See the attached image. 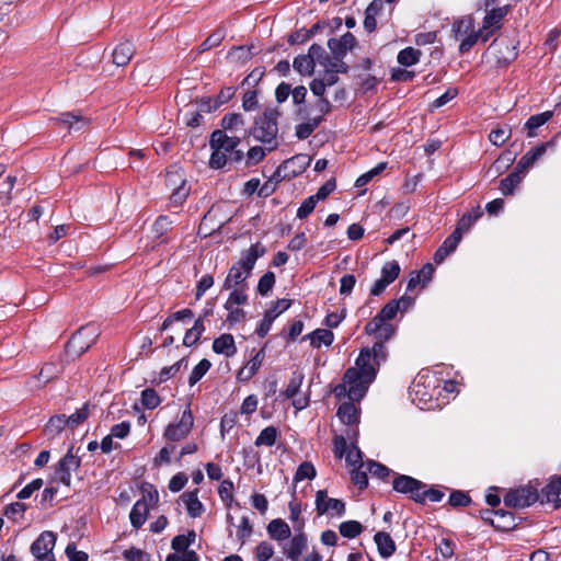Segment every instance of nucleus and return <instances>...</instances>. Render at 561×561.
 I'll list each match as a JSON object with an SVG mask.
<instances>
[{
  "label": "nucleus",
  "mask_w": 561,
  "mask_h": 561,
  "mask_svg": "<svg viewBox=\"0 0 561 561\" xmlns=\"http://www.w3.org/2000/svg\"><path fill=\"white\" fill-rule=\"evenodd\" d=\"M357 408L353 402H345L340 405L337 410L339 419L347 425L354 424L357 422Z\"/></svg>",
  "instance_id": "nucleus-32"
},
{
  "label": "nucleus",
  "mask_w": 561,
  "mask_h": 561,
  "mask_svg": "<svg viewBox=\"0 0 561 561\" xmlns=\"http://www.w3.org/2000/svg\"><path fill=\"white\" fill-rule=\"evenodd\" d=\"M399 310H400V304L397 302L396 299H393V300H390L388 304H386L382 307V309L378 312V314L383 320L389 322L390 320H392L397 316Z\"/></svg>",
  "instance_id": "nucleus-55"
},
{
  "label": "nucleus",
  "mask_w": 561,
  "mask_h": 561,
  "mask_svg": "<svg viewBox=\"0 0 561 561\" xmlns=\"http://www.w3.org/2000/svg\"><path fill=\"white\" fill-rule=\"evenodd\" d=\"M279 115L278 110L266 108L262 115L256 118L250 133L257 141L265 144L273 141L278 134L277 121Z\"/></svg>",
  "instance_id": "nucleus-4"
},
{
  "label": "nucleus",
  "mask_w": 561,
  "mask_h": 561,
  "mask_svg": "<svg viewBox=\"0 0 561 561\" xmlns=\"http://www.w3.org/2000/svg\"><path fill=\"white\" fill-rule=\"evenodd\" d=\"M356 45L355 36L347 32L340 38H330L328 47L334 57H345L347 51L352 50Z\"/></svg>",
  "instance_id": "nucleus-15"
},
{
  "label": "nucleus",
  "mask_w": 561,
  "mask_h": 561,
  "mask_svg": "<svg viewBox=\"0 0 561 561\" xmlns=\"http://www.w3.org/2000/svg\"><path fill=\"white\" fill-rule=\"evenodd\" d=\"M266 531L270 538L276 541H284L290 538L291 535L290 527L280 518L271 520L266 527Z\"/></svg>",
  "instance_id": "nucleus-22"
},
{
  "label": "nucleus",
  "mask_w": 561,
  "mask_h": 561,
  "mask_svg": "<svg viewBox=\"0 0 561 561\" xmlns=\"http://www.w3.org/2000/svg\"><path fill=\"white\" fill-rule=\"evenodd\" d=\"M56 545V535L53 531H43L31 545V553L36 561H56L54 548Z\"/></svg>",
  "instance_id": "nucleus-8"
},
{
  "label": "nucleus",
  "mask_w": 561,
  "mask_h": 561,
  "mask_svg": "<svg viewBox=\"0 0 561 561\" xmlns=\"http://www.w3.org/2000/svg\"><path fill=\"white\" fill-rule=\"evenodd\" d=\"M321 66H323L325 70L336 73H346L348 70L347 65L343 61V57L329 56L324 58V60H321Z\"/></svg>",
  "instance_id": "nucleus-41"
},
{
  "label": "nucleus",
  "mask_w": 561,
  "mask_h": 561,
  "mask_svg": "<svg viewBox=\"0 0 561 561\" xmlns=\"http://www.w3.org/2000/svg\"><path fill=\"white\" fill-rule=\"evenodd\" d=\"M304 375L300 373H294L289 383L285 390V394L287 398H295L299 392V389L302 385Z\"/></svg>",
  "instance_id": "nucleus-54"
},
{
  "label": "nucleus",
  "mask_w": 561,
  "mask_h": 561,
  "mask_svg": "<svg viewBox=\"0 0 561 561\" xmlns=\"http://www.w3.org/2000/svg\"><path fill=\"white\" fill-rule=\"evenodd\" d=\"M396 332L391 323L385 324L378 333L373 334L378 340L371 347L363 348L355 362V366L346 370L343 383L335 388V396L341 398L347 394L350 400L359 401L375 380L377 369L387 358L385 342L390 340Z\"/></svg>",
  "instance_id": "nucleus-1"
},
{
  "label": "nucleus",
  "mask_w": 561,
  "mask_h": 561,
  "mask_svg": "<svg viewBox=\"0 0 561 561\" xmlns=\"http://www.w3.org/2000/svg\"><path fill=\"white\" fill-rule=\"evenodd\" d=\"M290 304L291 302L288 299H278L274 306L265 312V316H270L274 321L279 314L290 307Z\"/></svg>",
  "instance_id": "nucleus-59"
},
{
  "label": "nucleus",
  "mask_w": 561,
  "mask_h": 561,
  "mask_svg": "<svg viewBox=\"0 0 561 561\" xmlns=\"http://www.w3.org/2000/svg\"><path fill=\"white\" fill-rule=\"evenodd\" d=\"M211 367V363L208 359H202L192 370L190 377H188V383L190 386H194L197 383L204 375L209 370Z\"/></svg>",
  "instance_id": "nucleus-45"
},
{
  "label": "nucleus",
  "mask_w": 561,
  "mask_h": 561,
  "mask_svg": "<svg viewBox=\"0 0 561 561\" xmlns=\"http://www.w3.org/2000/svg\"><path fill=\"white\" fill-rule=\"evenodd\" d=\"M257 561H268L274 554L273 546L267 541H261L254 550Z\"/></svg>",
  "instance_id": "nucleus-52"
},
{
  "label": "nucleus",
  "mask_w": 561,
  "mask_h": 561,
  "mask_svg": "<svg viewBox=\"0 0 561 561\" xmlns=\"http://www.w3.org/2000/svg\"><path fill=\"white\" fill-rule=\"evenodd\" d=\"M460 231L454 230L453 233L445 239L440 248L445 249L447 253H453L461 240Z\"/></svg>",
  "instance_id": "nucleus-61"
},
{
  "label": "nucleus",
  "mask_w": 561,
  "mask_h": 561,
  "mask_svg": "<svg viewBox=\"0 0 561 561\" xmlns=\"http://www.w3.org/2000/svg\"><path fill=\"white\" fill-rule=\"evenodd\" d=\"M275 284V275L273 272L265 273L259 280L257 291L265 296L273 288Z\"/></svg>",
  "instance_id": "nucleus-56"
},
{
  "label": "nucleus",
  "mask_w": 561,
  "mask_h": 561,
  "mask_svg": "<svg viewBox=\"0 0 561 561\" xmlns=\"http://www.w3.org/2000/svg\"><path fill=\"white\" fill-rule=\"evenodd\" d=\"M294 69L302 76H310L314 69V62L307 55H299L294 59Z\"/></svg>",
  "instance_id": "nucleus-35"
},
{
  "label": "nucleus",
  "mask_w": 561,
  "mask_h": 561,
  "mask_svg": "<svg viewBox=\"0 0 561 561\" xmlns=\"http://www.w3.org/2000/svg\"><path fill=\"white\" fill-rule=\"evenodd\" d=\"M213 351L217 354L225 355L226 357H231L237 353V346L234 343V339L229 333H224L213 342Z\"/></svg>",
  "instance_id": "nucleus-20"
},
{
  "label": "nucleus",
  "mask_w": 561,
  "mask_h": 561,
  "mask_svg": "<svg viewBox=\"0 0 561 561\" xmlns=\"http://www.w3.org/2000/svg\"><path fill=\"white\" fill-rule=\"evenodd\" d=\"M204 331H205L204 322H203L202 318H198L195 321L194 325L190 330L186 331L184 339H183V344L185 346H192V345L196 344L197 341L201 339Z\"/></svg>",
  "instance_id": "nucleus-33"
},
{
  "label": "nucleus",
  "mask_w": 561,
  "mask_h": 561,
  "mask_svg": "<svg viewBox=\"0 0 561 561\" xmlns=\"http://www.w3.org/2000/svg\"><path fill=\"white\" fill-rule=\"evenodd\" d=\"M244 125L243 116L239 113L227 114L221 119V127L225 130H234Z\"/></svg>",
  "instance_id": "nucleus-49"
},
{
  "label": "nucleus",
  "mask_w": 561,
  "mask_h": 561,
  "mask_svg": "<svg viewBox=\"0 0 561 561\" xmlns=\"http://www.w3.org/2000/svg\"><path fill=\"white\" fill-rule=\"evenodd\" d=\"M345 460L352 468H363L365 466L362 459V451L355 445L348 447Z\"/></svg>",
  "instance_id": "nucleus-50"
},
{
  "label": "nucleus",
  "mask_w": 561,
  "mask_h": 561,
  "mask_svg": "<svg viewBox=\"0 0 561 561\" xmlns=\"http://www.w3.org/2000/svg\"><path fill=\"white\" fill-rule=\"evenodd\" d=\"M298 115H300L305 119V122L296 126L295 135L298 139H306L321 124L322 117L321 115L309 117V115L305 112L304 108L298 110Z\"/></svg>",
  "instance_id": "nucleus-16"
},
{
  "label": "nucleus",
  "mask_w": 561,
  "mask_h": 561,
  "mask_svg": "<svg viewBox=\"0 0 561 561\" xmlns=\"http://www.w3.org/2000/svg\"><path fill=\"white\" fill-rule=\"evenodd\" d=\"M512 136V129L510 127H501L493 129L490 135V141L495 146L503 145Z\"/></svg>",
  "instance_id": "nucleus-51"
},
{
  "label": "nucleus",
  "mask_w": 561,
  "mask_h": 561,
  "mask_svg": "<svg viewBox=\"0 0 561 561\" xmlns=\"http://www.w3.org/2000/svg\"><path fill=\"white\" fill-rule=\"evenodd\" d=\"M57 374H58V369L55 364H51V363L45 364L42 367L39 374L27 382V387L31 390H38L45 383L53 380L57 376Z\"/></svg>",
  "instance_id": "nucleus-18"
},
{
  "label": "nucleus",
  "mask_w": 561,
  "mask_h": 561,
  "mask_svg": "<svg viewBox=\"0 0 561 561\" xmlns=\"http://www.w3.org/2000/svg\"><path fill=\"white\" fill-rule=\"evenodd\" d=\"M43 485V480L42 479H35L33 480L32 482H30L28 484H26L19 493H18V499L20 500H26L28 497H31V495L39 490Z\"/></svg>",
  "instance_id": "nucleus-60"
},
{
  "label": "nucleus",
  "mask_w": 561,
  "mask_h": 561,
  "mask_svg": "<svg viewBox=\"0 0 561 561\" xmlns=\"http://www.w3.org/2000/svg\"><path fill=\"white\" fill-rule=\"evenodd\" d=\"M317 476V470L314 466L309 461H304L297 468V471L294 477L295 482L302 481L305 479L312 480Z\"/></svg>",
  "instance_id": "nucleus-44"
},
{
  "label": "nucleus",
  "mask_w": 561,
  "mask_h": 561,
  "mask_svg": "<svg viewBox=\"0 0 561 561\" xmlns=\"http://www.w3.org/2000/svg\"><path fill=\"white\" fill-rule=\"evenodd\" d=\"M99 334L100 331L95 324H87L81 327L68 342V353L71 355L80 356L87 352L92 344L95 343Z\"/></svg>",
  "instance_id": "nucleus-6"
},
{
  "label": "nucleus",
  "mask_w": 561,
  "mask_h": 561,
  "mask_svg": "<svg viewBox=\"0 0 561 561\" xmlns=\"http://www.w3.org/2000/svg\"><path fill=\"white\" fill-rule=\"evenodd\" d=\"M194 316L193 311L191 309H182L180 311H176L174 312L172 316H170L169 318H167L162 325H161V330L162 331H165L170 328V325L174 322V321H181V320H184V319H192Z\"/></svg>",
  "instance_id": "nucleus-53"
},
{
  "label": "nucleus",
  "mask_w": 561,
  "mask_h": 561,
  "mask_svg": "<svg viewBox=\"0 0 561 561\" xmlns=\"http://www.w3.org/2000/svg\"><path fill=\"white\" fill-rule=\"evenodd\" d=\"M65 552L69 561H88L89 558L88 553L78 550L75 543H69Z\"/></svg>",
  "instance_id": "nucleus-63"
},
{
  "label": "nucleus",
  "mask_w": 561,
  "mask_h": 561,
  "mask_svg": "<svg viewBox=\"0 0 561 561\" xmlns=\"http://www.w3.org/2000/svg\"><path fill=\"white\" fill-rule=\"evenodd\" d=\"M539 499L538 492L533 486H522L511 490L504 496V504L512 508H525Z\"/></svg>",
  "instance_id": "nucleus-10"
},
{
  "label": "nucleus",
  "mask_w": 561,
  "mask_h": 561,
  "mask_svg": "<svg viewBox=\"0 0 561 561\" xmlns=\"http://www.w3.org/2000/svg\"><path fill=\"white\" fill-rule=\"evenodd\" d=\"M400 274V265L396 261L387 262L381 267V278L389 285L394 282Z\"/></svg>",
  "instance_id": "nucleus-46"
},
{
  "label": "nucleus",
  "mask_w": 561,
  "mask_h": 561,
  "mask_svg": "<svg viewBox=\"0 0 561 561\" xmlns=\"http://www.w3.org/2000/svg\"><path fill=\"white\" fill-rule=\"evenodd\" d=\"M308 539L305 533L298 531L288 545L283 548V553L290 561H299L301 553L307 548Z\"/></svg>",
  "instance_id": "nucleus-17"
},
{
  "label": "nucleus",
  "mask_w": 561,
  "mask_h": 561,
  "mask_svg": "<svg viewBox=\"0 0 561 561\" xmlns=\"http://www.w3.org/2000/svg\"><path fill=\"white\" fill-rule=\"evenodd\" d=\"M26 511V505L21 502L11 503L4 510V515L10 519H15L18 516H23Z\"/></svg>",
  "instance_id": "nucleus-62"
},
{
  "label": "nucleus",
  "mask_w": 561,
  "mask_h": 561,
  "mask_svg": "<svg viewBox=\"0 0 561 561\" xmlns=\"http://www.w3.org/2000/svg\"><path fill=\"white\" fill-rule=\"evenodd\" d=\"M80 467V458L72 454V447L67 451L64 458L58 462L55 471V480L66 486L70 485L71 472L78 470Z\"/></svg>",
  "instance_id": "nucleus-12"
},
{
  "label": "nucleus",
  "mask_w": 561,
  "mask_h": 561,
  "mask_svg": "<svg viewBox=\"0 0 561 561\" xmlns=\"http://www.w3.org/2000/svg\"><path fill=\"white\" fill-rule=\"evenodd\" d=\"M340 534L345 538H355L363 531V526L357 520L343 522L339 527Z\"/></svg>",
  "instance_id": "nucleus-42"
},
{
  "label": "nucleus",
  "mask_w": 561,
  "mask_h": 561,
  "mask_svg": "<svg viewBox=\"0 0 561 561\" xmlns=\"http://www.w3.org/2000/svg\"><path fill=\"white\" fill-rule=\"evenodd\" d=\"M561 493V476L552 479L541 490V503L557 500Z\"/></svg>",
  "instance_id": "nucleus-31"
},
{
  "label": "nucleus",
  "mask_w": 561,
  "mask_h": 561,
  "mask_svg": "<svg viewBox=\"0 0 561 561\" xmlns=\"http://www.w3.org/2000/svg\"><path fill=\"white\" fill-rule=\"evenodd\" d=\"M198 490L192 491V492H185L181 495V500L184 503L187 514L193 517H199L204 511L205 507L203 503L197 497Z\"/></svg>",
  "instance_id": "nucleus-24"
},
{
  "label": "nucleus",
  "mask_w": 561,
  "mask_h": 561,
  "mask_svg": "<svg viewBox=\"0 0 561 561\" xmlns=\"http://www.w3.org/2000/svg\"><path fill=\"white\" fill-rule=\"evenodd\" d=\"M140 401L149 410L156 409L161 402L157 391L151 388H147L141 392Z\"/></svg>",
  "instance_id": "nucleus-48"
},
{
  "label": "nucleus",
  "mask_w": 561,
  "mask_h": 561,
  "mask_svg": "<svg viewBox=\"0 0 561 561\" xmlns=\"http://www.w3.org/2000/svg\"><path fill=\"white\" fill-rule=\"evenodd\" d=\"M508 13V7L492 9L483 19L482 31L500 28L503 18Z\"/></svg>",
  "instance_id": "nucleus-27"
},
{
  "label": "nucleus",
  "mask_w": 561,
  "mask_h": 561,
  "mask_svg": "<svg viewBox=\"0 0 561 561\" xmlns=\"http://www.w3.org/2000/svg\"><path fill=\"white\" fill-rule=\"evenodd\" d=\"M552 116V111H546L543 113L530 116L525 123V127L528 130V137H535V130L540 126L545 125Z\"/></svg>",
  "instance_id": "nucleus-29"
},
{
  "label": "nucleus",
  "mask_w": 561,
  "mask_h": 561,
  "mask_svg": "<svg viewBox=\"0 0 561 561\" xmlns=\"http://www.w3.org/2000/svg\"><path fill=\"white\" fill-rule=\"evenodd\" d=\"M481 32H483V31L482 30L474 31L472 34H470L469 36H467L460 41L459 51L461 55L468 53L477 44L478 39L481 36Z\"/></svg>",
  "instance_id": "nucleus-58"
},
{
  "label": "nucleus",
  "mask_w": 561,
  "mask_h": 561,
  "mask_svg": "<svg viewBox=\"0 0 561 561\" xmlns=\"http://www.w3.org/2000/svg\"><path fill=\"white\" fill-rule=\"evenodd\" d=\"M392 488L397 492L409 494L415 502H422L425 484L410 476H398L392 481Z\"/></svg>",
  "instance_id": "nucleus-11"
},
{
  "label": "nucleus",
  "mask_w": 561,
  "mask_h": 561,
  "mask_svg": "<svg viewBox=\"0 0 561 561\" xmlns=\"http://www.w3.org/2000/svg\"><path fill=\"white\" fill-rule=\"evenodd\" d=\"M194 426V416L190 408L183 411L181 419L176 423H170L163 433V436L170 442L184 439Z\"/></svg>",
  "instance_id": "nucleus-9"
},
{
  "label": "nucleus",
  "mask_w": 561,
  "mask_h": 561,
  "mask_svg": "<svg viewBox=\"0 0 561 561\" xmlns=\"http://www.w3.org/2000/svg\"><path fill=\"white\" fill-rule=\"evenodd\" d=\"M247 289L248 288H242V287L231 288L230 289L231 293L224 305L225 309H230V307H239L241 305L247 304V301H248Z\"/></svg>",
  "instance_id": "nucleus-34"
},
{
  "label": "nucleus",
  "mask_w": 561,
  "mask_h": 561,
  "mask_svg": "<svg viewBox=\"0 0 561 561\" xmlns=\"http://www.w3.org/2000/svg\"><path fill=\"white\" fill-rule=\"evenodd\" d=\"M264 359V351H259L248 363L243 366L237 375L238 380L249 381L262 366Z\"/></svg>",
  "instance_id": "nucleus-23"
},
{
  "label": "nucleus",
  "mask_w": 561,
  "mask_h": 561,
  "mask_svg": "<svg viewBox=\"0 0 561 561\" xmlns=\"http://www.w3.org/2000/svg\"><path fill=\"white\" fill-rule=\"evenodd\" d=\"M316 507L319 515H323L329 511H335L339 516L345 513L344 502L337 499H329L323 490H319L316 494Z\"/></svg>",
  "instance_id": "nucleus-14"
},
{
  "label": "nucleus",
  "mask_w": 561,
  "mask_h": 561,
  "mask_svg": "<svg viewBox=\"0 0 561 561\" xmlns=\"http://www.w3.org/2000/svg\"><path fill=\"white\" fill-rule=\"evenodd\" d=\"M172 221L167 216H159L154 224L152 225V232L154 234V239L160 243L164 242L163 236L170 229Z\"/></svg>",
  "instance_id": "nucleus-40"
},
{
  "label": "nucleus",
  "mask_w": 561,
  "mask_h": 561,
  "mask_svg": "<svg viewBox=\"0 0 561 561\" xmlns=\"http://www.w3.org/2000/svg\"><path fill=\"white\" fill-rule=\"evenodd\" d=\"M66 423L67 421L65 414L51 416L45 426L44 433L48 437L54 438L65 430Z\"/></svg>",
  "instance_id": "nucleus-30"
},
{
  "label": "nucleus",
  "mask_w": 561,
  "mask_h": 561,
  "mask_svg": "<svg viewBox=\"0 0 561 561\" xmlns=\"http://www.w3.org/2000/svg\"><path fill=\"white\" fill-rule=\"evenodd\" d=\"M474 23L471 16H463L453 24V36L456 41H461L462 38L469 36L474 32Z\"/></svg>",
  "instance_id": "nucleus-26"
},
{
  "label": "nucleus",
  "mask_w": 561,
  "mask_h": 561,
  "mask_svg": "<svg viewBox=\"0 0 561 561\" xmlns=\"http://www.w3.org/2000/svg\"><path fill=\"white\" fill-rule=\"evenodd\" d=\"M482 213L477 209L473 213H467L465 214L461 219L458 221V225L455 230L460 231V236L462 237V233L465 231H468L473 224L481 217Z\"/></svg>",
  "instance_id": "nucleus-47"
},
{
  "label": "nucleus",
  "mask_w": 561,
  "mask_h": 561,
  "mask_svg": "<svg viewBox=\"0 0 561 561\" xmlns=\"http://www.w3.org/2000/svg\"><path fill=\"white\" fill-rule=\"evenodd\" d=\"M266 249L260 242L251 245L248 250L241 253L239 261L231 266L229 273L224 282V289H231L234 287L248 288L247 279L259 257L263 256Z\"/></svg>",
  "instance_id": "nucleus-3"
},
{
  "label": "nucleus",
  "mask_w": 561,
  "mask_h": 561,
  "mask_svg": "<svg viewBox=\"0 0 561 561\" xmlns=\"http://www.w3.org/2000/svg\"><path fill=\"white\" fill-rule=\"evenodd\" d=\"M135 54V47L131 42H121L113 50V62L118 67L126 66Z\"/></svg>",
  "instance_id": "nucleus-21"
},
{
  "label": "nucleus",
  "mask_w": 561,
  "mask_h": 561,
  "mask_svg": "<svg viewBox=\"0 0 561 561\" xmlns=\"http://www.w3.org/2000/svg\"><path fill=\"white\" fill-rule=\"evenodd\" d=\"M421 57V51L413 48V47H407L402 49L398 55V62L403 66H413L416 62H419Z\"/></svg>",
  "instance_id": "nucleus-39"
},
{
  "label": "nucleus",
  "mask_w": 561,
  "mask_h": 561,
  "mask_svg": "<svg viewBox=\"0 0 561 561\" xmlns=\"http://www.w3.org/2000/svg\"><path fill=\"white\" fill-rule=\"evenodd\" d=\"M196 534L194 530L188 531L187 535H178L172 539V549L176 552L187 551V548L195 542Z\"/></svg>",
  "instance_id": "nucleus-36"
},
{
  "label": "nucleus",
  "mask_w": 561,
  "mask_h": 561,
  "mask_svg": "<svg viewBox=\"0 0 561 561\" xmlns=\"http://www.w3.org/2000/svg\"><path fill=\"white\" fill-rule=\"evenodd\" d=\"M374 541L377 546L380 557L387 559L396 551V543L391 536L385 531H378L374 536Z\"/></svg>",
  "instance_id": "nucleus-25"
},
{
  "label": "nucleus",
  "mask_w": 561,
  "mask_h": 561,
  "mask_svg": "<svg viewBox=\"0 0 561 561\" xmlns=\"http://www.w3.org/2000/svg\"><path fill=\"white\" fill-rule=\"evenodd\" d=\"M165 185L172 191L170 195L171 203L180 206L188 196L186 187V179L184 172L180 168H172L165 173Z\"/></svg>",
  "instance_id": "nucleus-7"
},
{
  "label": "nucleus",
  "mask_w": 561,
  "mask_h": 561,
  "mask_svg": "<svg viewBox=\"0 0 561 561\" xmlns=\"http://www.w3.org/2000/svg\"><path fill=\"white\" fill-rule=\"evenodd\" d=\"M89 404L85 403L77 410L73 414L66 416V426L71 430H75L79 424L83 423L89 417Z\"/></svg>",
  "instance_id": "nucleus-43"
},
{
  "label": "nucleus",
  "mask_w": 561,
  "mask_h": 561,
  "mask_svg": "<svg viewBox=\"0 0 561 561\" xmlns=\"http://www.w3.org/2000/svg\"><path fill=\"white\" fill-rule=\"evenodd\" d=\"M123 556L126 561H150L149 556L140 549L125 550Z\"/></svg>",
  "instance_id": "nucleus-64"
},
{
  "label": "nucleus",
  "mask_w": 561,
  "mask_h": 561,
  "mask_svg": "<svg viewBox=\"0 0 561 561\" xmlns=\"http://www.w3.org/2000/svg\"><path fill=\"white\" fill-rule=\"evenodd\" d=\"M277 430L274 426H267L263 428L260 435L255 439V446H267L271 447L276 443Z\"/></svg>",
  "instance_id": "nucleus-38"
},
{
  "label": "nucleus",
  "mask_w": 561,
  "mask_h": 561,
  "mask_svg": "<svg viewBox=\"0 0 561 561\" xmlns=\"http://www.w3.org/2000/svg\"><path fill=\"white\" fill-rule=\"evenodd\" d=\"M318 199L314 195L306 198L297 210V217L300 219L307 218L314 209Z\"/></svg>",
  "instance_id": "nucleus-57"
},
{
  "label": "nucleus",
  "mask_w": 561,
  "mask_h": 561,
  "mask_svg": "<svg viewBox=\"0 0 561 561\" xmlns=\"http://www.w3.org/2000/svg\"><path fill=\"white\" fill-rule=\"evenodd\" d=\"M239 144V137H230L225 130L217 129L213 131L209 140L210 148L213 149L209 167L218 170L224 168L228 161H241L243 152L237 149Z\"/></svg>",
  "instance_id": "nucleus-2"
},
{
  "label": "nucleus",
  "mask_w": 561,
  "mask_h": 561,
  "mask_svg": "<svg viewBox=\"0 0 561 561\" xmlns=\"http://www.w3.org/2000/svg\"><path fill=\"white\" fill-rule=\"evenodd\" d=\"M304 339H309L311 346L319 348L321 345L330 346L334 341V334L327 329H317L304 336Z\"/></svg>",
  "instance_id": "nucleus-28"
},
{
  "label": "nucleus",
  "mask_w": 561,
  "mask_h": 561,
  "mask_svg": "<svg viewBox=\"0 0 561 561\" xmlns=\"http://www.w3.org/2000/svg\"><path fill=\"white\" fill-rule=\"evenodd\" d=\"M547 150V145L541 144L536 148L526 152L518 163L516 164V170L519 174L527 172V170L539 159L541 158Z\"/></svg>",
  "instance_id": "nucleus-19"
},
{
  "label": "nucleus",
  "mask_w": 561,
  "mask_h": 561,
  "mask_svg": "<svg viewBox=\"0 0 561 561\" xmlns=\"http://www.w3.org/2000/svg\"><path fill=\"white\" fill-rule=\"evenodd\" d=\"M158 501L159 493L152 485L142 490V497L134 504L129 514L134 528L138 529L146 523L150 508H153Z\"/></svg>",
  "instance_id": "nucleus-5"
},
{
  "label": "nucleus",
  "mask_w": 561,
  "mask_h": 561,
  "mask_svg": "<svg viewBox=\"0 0 561 561\" xmlns=\"http://www.w3.org/2000/svg\"><path fill=\"white\" fill-rule=\"evenodd\" d=\"M522 174L517 171L512 172L506 178L501 180L500 190L504 195H512L515 187L522 182Z\"/></svg>",
  "instance_id": "nucleus-37"
},
{
  "label": "nucleus",
  "mask_w": 561,
  "mask_h": 561,
  "mask_svg": "<svg viewBox=\"0 0 561 561\" xmlns=\"http://www.w3.org/2000/svg\"><path fill=\"white\" fill-rule=\"evenodd\" d=\"M489 51L494 55L497 65H507L517 56L516 47L511 46L510 43L503 38L493 41L489 46Z\"/></svg>",
  "instance_id": "nucleus-13"
}]
</instances>
